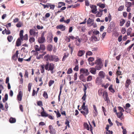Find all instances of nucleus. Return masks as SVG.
<instances>
[{
  "label": "nucleus",
  "mask_w": 134,
  "mask_h": 134,
  "mask_svg": "<svg viewBox=\"0 0 134 134\" xmlns=\"http://www.w3.org/2000/svg\"><path fill=\"white\" fill-rule=\"evenodd\" d=\"M44 58L47 62L54 61L55 62H58L59 61V59L58 57L54 55L47 54L44 56Z\"/></svg>",
  "instance_id": "obj_1"
},
{
  "label": "nucleus",
  "mask_w": 134,
  "mask_h": 134,
  "mask_svg": "<svg viewBox=\"0 0 134 134\" xmlns=\"http://www.w3.org/2000/svg\"><path fill=\"white\" fill-rule=\"evenodd\" d=\"M55 66L52 63H49V62H46L45 65V69L46 70L49 71L53 70Z\"/></svg>",
  "instance_id": "obj_2"
},
{
  "label": "nucleus",
  "mask_w": 134,
  "mask_h": 134,
  "mask_svg": "<svg viewBox=\"0 0 134 134\" xmlns=\"http://www.w3.org/2000/svg\"><path fill=\"white\" fill-rule=\"evenodd\" d=\"M29 32L30 35L37 37L38 35V32L36 29H32L30 30Z\"/></svg>",
  "instance_id": "obj_3"
},
{
  "label": "nucleus",
  "mask_w": 134,
  "mask_h": 134,
  "mask_svg": "<svg viewBox=\"0 0 134 134\" xmlns=\"http://www.w3.org/2000/svg\"><path fill=\"white\" fill-rule=\"evenodd\" d=\"M102 96L104 98L105 100L108 103L110 101V100L108 96V93L107 92H103Z\"/></svg>",
  "instance_id": "obj_4"
},
{
  "label": "nucleus",
  "mask_w": 134,
  "mask_h": 134,
  "mask_svg": "<svg viewBox=\"0 0 134 134\" xmlns=\"http://www.w3.org/2000/svg\"><path fill=\"white\" fill-rule=\"evenodd\" d=\"M83 110H81V113L84 116L86 117V115H87L89 113V110L88 107L84 108L82 109Z\"/></svg>",
  "instance_id": "obj_5"
},
{
  "label": "nucleus",
  "mask_w": 134,
  "mask_h": 134,
  "mask_svg": "<svg viewBox=\"0 0 134 134\" xmlns=\"http://www.w3.org/2000/svg\"><path fill=\"white\" fill-rule=\"evenodd\" d=\"M80 73H82L85 74L86 75H87L89 74L88 72V70L87 69L84 68H81L80 70Z\"/></svg>",
  "instance_id": "obj_6"
},
{
  "label": "nucleus",
  "mask_w": 134,
  "mask_h": 134,
  "mask_svg": "<svg viewBox=\"0 0 134 134\" xmlns=\"http://www.w3.org/2000/svg\"><path fill=\"white\" fill-rule=\"evenodd\" d=\"M90 7L92 9L91 10L92 12L93 13L96 14V12L97 10L96 6L94 5H90Z\"/></svg>",
  "instance_id": "obj_7"
},
{
  "label": "nucleus",
  "mask_w": 134,
  "mask_h": 134,
  "mask_svg": "<svg viewBox=\"0 0 134 134\" xmlns=\"http://www.w3.org/2000/svg\"><path fill=\"white\" fill-rule=\"evenodd\" d=\"M56 28L57 29H60L62 31H64L65 30V26L63 24H60L57 25Z\"/></svg>",
  "instance_id": "obj_8"
},
{
  "label": "nucleus",
  "mask_w": 134,
  "mask_h": 134,
  "mask_svg": "<svg viewBox=\"0 0 134 134\" xmlns=\"http://www.w3.org/2000/svg\"><path fill=\"white\" fill-rule=\"evenodd\" d=\"M38 42L40 43H42L44 42L45 41V38L41 36L38 39Z\"/></svg>",
  "instance_id": "obj_9"
},
{
  "label": "nucleus",
  "mask_w": 134,
  "mask_h": 134,
  "mask_svg": "<svg viewBox=\"0 0 134 134\" xmlns=\"http://www.w3.org/2000/svg\"><path fill=\"white\" fill-rule=\"evenodd\" d=\"M19 51L17 50L16 51V53L14 54L12 57V59L14 60H16L18 57L19 54Z\"/></svg>",
  "instance_id": "obj_10"
},
{
  "label": "nucleus",
  "mask_w": 134,
  "mask_h": 134,
  "mask_svg": "<svg viewBox=\"0 0 134 134\" xmlns=\"http://www.w3.org/2000/svg\"><path fill=\"white\" fill-rule=\"evenodd\" d=\"M116 114V115L118 118H120L121 120L123 121L124 118L122 117L123 116V114L121 112H119L117 113Z\"/></svg>",
  "instance_id": "obj_11"
},
{
  "label": "nucleus",
  "mask_w": 134,
  "mask_h": 134,
  "mask_svg": "<svg viewBox=\"0 0 134 134\" xmlns=\"http://www.w3.org/2000/svg\"><path fill=\"white\" fill-rule=\"evenodd\" d=\"M93 107L94 110L93 111V113L94 114L93 116L94 117H95L97 116L98 114V112L96 105H93Z\"/></svg>",
  "instance_id": "obj_12"
},
{
  "label": "nucleus",
  "mask_w": 134,
  "mask_h": 134,
  "mask_svg": "<svg viewBox=\"0 0 134 134\" xmlns=\"http://www.w3.org/2000/svg\"><path fill=\"white\" fill-rule=\"evenodd\" d=\"M131 81L130 79H127L125 83V87L126 88H128L129 85L131 84Z\"/></svg>",
  "instance_id": "obj_13"
},
{
  "label": "nucleus",
  "mask_w": 134,
  "mask_h": 134,
  "mask_svg": "<svg viewBox=\"0 0 134 134\" xmlns=\"http://www.w3.org/2000/svg\"><path fill=\"white\" fill-rule=\"evenodd\" d=\"M23 97V94L21 91L19 92L17 95V98L18 100L19 101H21L22 100Z\"/></svg>",
  "instance_id": "obj_14"
},
{
  "label": "nucleus",
  "mask_w": 134,
  "mask_h": 134,
  "mask_svg": "<svg viewBox=\"0 0 134 134\" xmlns=\"http://www.w3.org/2000/svg\"><path fill=\"white\" fill-rule=\"evenodd\" d=\"M85 53V51L84 50H79L78 52L77 55L79 57H82L83 55Z\"/></svg>",
  "instance_id": "obj_15"
},
{
  "label": "nucleus",
  "mask_w": 134,
  "mask_h": 134,
  "mask_svg": "<svg viewBox=\"0 0 134 134\" xmlns=\"http://www.w3.org/2000/svg\"><path fill=\"white\" fill-rule=\"evenodd\" d=\"M102 79L99 77H97L96 81V83L97 85H100L102 82Z\"/></svg>",
  "instance_id": "obj_16"
},
{
  "label": "nucleus",
  "mask_w": 134,
  "mask_h": 134,
  "mask_svg": "<svg viewBox=\"0 0 134 134\" xmlns=\"http://www.w3.org/2000/svg\"><path fill=\"white\" fill-rule=\"evenodd\" d=\"M48 129L49 130V132L51 134H53L54 132L55 131L54 129H53L52 126L50 125L49 126Z\"/></svg>",
  "instance_id": "obj_17"
},
{
  "label": "nucleus",
  "mask_w": 134,
  "mask_h": 134,
  "mask_svg": "<svg viewBox=\"0 0 134 134\" xmlns=\"http://www.w3.org/2000/svg\"><path fill=\"white\" fill-rule=\"evenodd\" d=\"M98 75L100 76L99 77L102 79H104L105 76V73L103 71H100L98 74Z\"/></svg>",
  "instance_id": "obj_18"
},
{
  "label": "nucleus",
  "mask_w": 134,
  "mask_h": 134,
  "mask_svg": "<svg viewBox=\"0 0 134 134\" xmlns=\"http://www.w3.org/2000/svg\"><path fill=\"white\" fill-rule=\"evenodd\" d=\"M23 40H21L20 38H18L16 42V46H19L21 45V41H23Z\"/></svg>",
  "instance_id": "obj_19"
},
{
  "label": "nucleus",
  "mask_w": 134,
  "mask_h": 134,
  "mask_svg": "<svg viewBox=\"0 0 134 134\" xmlns=\"http://www.w3.org/2000/svg\"><path fill=\"white\" fill-rule=\"evenodd\" d=\"M91 39V41L93 42L98 41L99 40V38H97L95 36H92Z\"/></svg>",
  "instance_id": "obj_20"
},
{
  "label": "nucleus",
  "mask_w": 134,
  "mask_h": 134,
  "mask_svg": "<svg viewBox=\"0 0 134 134\" xmlns=\"http://www.w3.org/2000/svg\"><path fill=\"white\" fill-rule=\"evenodd\" d=\"M75 39L76 40V41H77V40L78 41V42H76V45L77 46H79L80 45V44L81 41V40L80 39L79 37L78 36H76V37Z\"/></svg>",
  "instance_id": "obj_21"
},
{
  "label": "nucleus",
  "mask_w": 134,
  "mask_h": 134,
  "mask_svg": "<svg viewBox=\"0 0 134 134\" xmlns=\"http://www.w3.org/2000/svg\"><path fill=\"white\" fill-rule=\"evenodd\" d=\"M108 19L109 20V21H110L111 19V16L110 15V13H109L108 15V17H106L105 18V21L106 22H107L108 21Z\"/></svg>",
  "instance_id": "obj_22"
},
{
  "label": "nucleus",
  "mask_w": 134,
  "mask_h": 134,
  "mask_svg": "<svg viewBox=\"0 0 134 134\" xmlns=\"http://www.w3.org/2000/svg\"><path fill=\"white\" fill-rule=\"evenodd\" d=\"M119 21V25L121 26H123L125 22V20L123 19H121Z\"/></svg>",
  "instance_id": "obj_23"
},
{
  "label": "nucleus",
  "mask_w": 134,
  "mask_h": 134,
  "mask_svg": "<svg viewBox=\"0 0 134 134\" xmlns=\"http://www.w3.org/2000/svg\"><path fill=\"white\" fill-rule=\"evenodd\" d=\"M132 5V4L131 2H125V6L126 7H130Z\"/></svg>",
  "instance_id": "obj_24"
},
{
  "label": "nucleus",
  "mask_w": 134,
  "mask_h": 134,
  "mask_svg": "<svg viewBox=\"0 0 134 134\" xmlns=\"http://www.w3.org/2000/svg\"><path fill=\"white\" fill-rule=\"evenodd\" d=\"M90 72L93 74H95L96 73V69L94 68H92L90 69Z\"/></svg>",
  "instance_id": "obj_25"
},
{
  "label": "nucleus",
  "mask_w": 134,
  "mask_h": 134,
  "mask_svg": "<svg viewBox=\"0 0 134 134\" xmlns=\"http://www.w3.org/2000/svg\"><path fill=\"white\" fill-rule=\"evenodd\" d=\"M53 46L51 44H49L47 47V50L49 52L52 51L53 49Z\"/></svg>",
  "instance_id": "obj_26"
},
{
  "label": "nucleus",
  "mask_w": 134,
  "mask_h": 134,
  "mask_svg": "<svg viewBox=\"0 0 134 134\" xmlns=\"http://www.w3.org/2000/svg\"><path fill=\"white\" fill-rule=\"evenodd\" d=\"M95 63L98 65H103L101 59H97L96 60Z\"/></svg>",
  "instance_id": "obj_27"
},
{
  "label": "nucleus",
  "mask_w": 134,
  "mask_h": 134,
  "mask_svg": "<svg viewBox=\"0 0 134 134\" xmlns=\"http://www.w3.org/2000/svg\"><path fill=\"white\" fill-rule=\"evenodd\" d=\"M24 31L23 30H21L20 31L19 33L20 38L21 40H23V34Z\"/></svg>",
  "instance_id": "obj_28"
},
{
  "label": "nucleus",
  "mask_w": 134,
  "mask_h": 134,
  "mask_svg": "<svg viewBox=\"0 0 134 134\" xmlns=\"http://www.w3.org/2000/svg\"><path fill=\"white\" fill-rule=\"evenodd\" d=\"M94 20L93 19H90L89 18L87 20V24H91L92 25L93 24Z\"/></svg>",
  "instance_id": "obj_29"
},
{
  "label": "nucleus",
  "mask_w": 134,
  "mask_h": 134,
  "mask_svg": "<svg viewBox=\"0 0 134 134\" xmlns=\"http://www.w3.org/2000/svg\"><path fill=\"white\" fill-rule=\"evenodd\" d=\"M65 3L62 2H59L58 3V8H61L62 6H65Z\"/></svg>",
  "instance_id": "obj_30"
},
{
  "label": "nucleus",
  "mask_w": 134,
  "mask_h": 134,
  "mask_svg": "<svg viewBox=\"0 0 134 134\" xmlns=\"http://www.w3.org/2000/svg\"><path fill=\"white\" fill-rule=\"evenodd\" d=\"M109 90L112 93H114L115 92V91L113 88V85H111L109 87Z\"/></svg>",
  "instance_id": "obj_31"
},
{
  "label": "nucleus",
  "mask_w": 134,
  "mask_h": 134,
  "mask_svg": "<svg viewBox=\"0 0 134 134\" xmlns=\"http://www.w3.org/2000/svg\"><path fill=\"white\" fill-rule=\"evenodd\" d=\"M48 114L45 111H42L41 113V116L42 117H47Z\"/></svg>",
  "instance_id": "obj_32"
},
{
  "label": "nucleus",
  "mask_w": 134,
  "mask_h": 134,
  "mask_svg": "<svg viewBox=\"0 0 134 134\" xmlns=\"http://www.w3.org/2000/svg\"><path fill=\"white\" fill-rule=\"evenodd\" d=\"M54 112L56 114V116L57 118H59L61 116V115L58 110L57 111H54Z\"/></svg>",
  "instance_id": "obj_33"
},
{
  "label": "nucleus",
  "mask_w": 134,
  "mask_h": 134,
  "mask_svg": "<svg viewBox=\"0 0 134 134\" xmlns=\"http://www.w3.org/2000/svg\"><path fill=\"white\" fill-rule=\"evenodd\" d=\"M79 78L80 80L83 82H85V80L84 78V76L83 74L80 75L79 76Z\"/></svg>",
  "instance_id": "obj_34"
},
{
  "label": "nucleus",
  "mask_w": 134,
  "mask_h": 134,
  "mask_svg": "<svg viewBox=\"0 0 134 134\" xmlns=\"http://www.w3.org/2000/svg\"><path fill=\"white\" fill-rule=\"evenodd\" d=\"M7 39L9 42H11L13 39V37L11 35H9L8 36Z\"/></svg>",
  "instance_id": "obj_35"
},
{
  "label": "nucleus",
  "mask_w": 134,
  "mask_h": 134,
  "mask_svg": "<svg viewBox=\"0 0 134 134\" xmlns=\"http://www.w3.org/2000/svg\"><path fill=\"white\" fill-rule=\"evenodd\" d=\"M97 5L98 6H99L100 8L102 9L104 8L105 7V5L104 4H101V3H99L97 4Z\"/></svg>",
  "instance_id": "obj_36"
},
{
  "label": "nucleus",
  "mask_w": 134,
  "mask_h": 134,
  "mask_svg": "<svg viewBox=\"0 0 134 134\" xmlns=\"http://www.w3.org/2000/svg\"><path fill=\"white\" fill-rule=\"evenodd\" d=\"M81 40V41H83V42H86L87 41V38L86 36H84V37H82Z\"/></svg>",
  "instance_id": "obj_37"
},
{
  "label": "nucleus",
  "mask_w": 134,
  "mask_h": 134,
  "mask_svg": "<svg viewBox=\"0 0 134 134\" xmlns=\"http://www.w3.org/2000/svg\"><path fill=\"white\" fill-rule=\"evenodd\" d=\"M40 50L44 51L45 49V46L44 44H41L40 46Z\"/></svg>",
  "instance_id": "obj_38"
},
{
  "label": "nucleus",
  "mask_w": 134,
  "mask_h": 134,
  "mask_svg": "<svg viewBox=\"0 0 134 134\" xmlns=\"http://www.w3.org/2000/svg\"><path fill=\"white\" fill-rule=\"evenodd\" d=\"M103 67V65H97L96 66L95 68V69H96V70H99Z\"/></svg>",
  "instance_id": "obj_39"
},
{
  "label": "nucleus",
  "mask_w": 134,
  "mask_h": 134,
  "mask_svg": "<svg viewBox=\"0 0 134 134\" xmlns=\"http://www.w3.org/2000/svg\"><path fill=\"white\" fill-rule=\"evenodd\" d=\"M9 122L11 123H14L16 122V119L15 118H10L9 119Z\"/></svg>",
  "instance_id": "obj_40"
},
{
  "label": "nucleus",
  "mask_w": 134,
  "mask_h": 134,
  "mask_svg": "<svg viewBox=\"0 0 134 134\" xmlns=\"http://www.w3.org/2000/svg\"><path fill=\"white\" fill-rule=\"evenodd\" d=\"M132 31L131 28L130 27L129 28L127 31V34L128 35H130Z\"/></svg>",
  "instance_id": "obj_41"
},
{
  "label": "nucleus",
  "mask_w": 134,
  "mask_h": 134,
  "mask_svg": "<svg viewBox=\"0 0 134 134\" xmlns=\"http://www.w3.org/2000/svg\"><path fill=\"white\" fill-rule=\"evenodd\" d=\"M84 126L86 128V129L88 130H90L89 126L88 125L87 123H85L83 124Z\"/></svg>",
  "instance_id": "obj_42"
},
{
  "label": "nucleus",
  "mask_w": 134,
  "mask_h": 134,
  "mask_svg": "<svg viewBox=\"0 0 134 134\" xmlns=\"http://www.w3.org/2000/svg\"><path fill=\"white\" fill-rule=\"evenodd\" d=\"M131 106L130 104L129 103H127L125 105V106L124 107V108L125 110L127 109V108H129Z\"/></svg>",
  "instance_id": "obj_43"
},
{
  "label": "nucleus",
  "mask_w": 134,
  "mask_h": 134,
  "mask_svg": "<svg viewBox=\"0 0 134 134\" xmlns=\"http://www.w3.org/2000/svg\"><path fill=\"white\" fill-rule=\"evenodd\" d=\"M93 54V53L90 51H87L86 53V56H91Z\"/></svg>",
  "instance_id": "obj_44"
},
{
  "label": "nucleus",
  "mask_w": 134,
  "mask_h": 134,
  "mask_svg": "<svg viewBox=\"0 0 134 134\" xmlns=\"http://www.w3.org/2000/svg\"><path fill=\"white\" fill-rule=\"evenodd\" d=\"M43 96L46 99H47L48 98V94L47 92L46 91L44 92L43 94Z\"/></svg>",
  "instance_id": "obj_45"
},
{
  "label": "nucleus",
  "mask_w": 134,
  "mask_h": 134,
  "mask_svg": "<svg viewBox=\"0 0 134 134\" xmlns=\"http://www.w3.org/2000/svg\"><path fill=\"white\" fill-rule=\"evenodd\" d=\"M54 82V81L52 80H50L49 82L48 85L49 87L51 86Z\"/></svg>",
  "instance_id": "obj_46"
},
{
  "label": "nucleus",
  "mask_w": 134,
  "mask_h": 134,
  "mask_svg": "<svg viewBox=\"0 0 134 134\" xmlns=\"http://www.w3.org/2000/svg\"><path fill=\"white\" fill-rule=\"evenodd\" d=\"M35 41V39L33 37H31L29 39V41L30 43H32L34 42Z\"/></svg>",
  "instance_id": "obj_47"
},
{
  "label": "nucleus",
  "mask_w": 134,
  "mask_h": 134,
  "mask_svg": "<svg viewBox=\"0 0 134 134\" xmlns=\"http://www.w3.org/2000/svg\"><path fill=\"white\" fill-rule=\"evenodd\" d=\"M4 98H4L3 99V102H5V101H6L8 98V95L7 94H5L4 96Z\"/></svg>",
  "instance_id": "obj_48"
},
{
  "label": "nucleus",
  "mask_w": 134,
  "mask_h": 134,
  "mask_svg": "<svg viewBox=\"0 0 134 134\" xmlns=\"http://www.w3.org/2000/svg\"><path fill=\"white\" fill-rule=\"evenodd\" d=\"M23 24V23L21 22H19L18 24H17L16 26V27H20L22 26V25Z\"/></svg>",
  "instance_id": "obj_49"
},
{
  "label": "nucleus",
  "mask_w": 134,
  "mask_h": 134,
  "mask_svg": "<svg viewBox=\"0 0 134 134\" xmlns=\"http://www.w3.org/2000/svg\"><path fill=\"white\" fill-rule=\"evenodd\" d=\"M120 68V66H119L118 67V70H117V71H116V74L118 75H118H121V71H120L119 70V69Z\"/></svg>",
  "instance_id": "obj_50"
},
{
  "label": "nucleus",
  "mask_w": 134,
  "mask_h": 134,
  "mask_svg": "<svg viewBox=\"0 0 134 134\" xmlns=\"http://www.w3.org/2000/svg\"><path fill=\"white\" fill-rule=\"evenodd\" d=\"M40 47L37 45H36L35 46V49L36 51H40Z\"/></svg>",
  "instance_id": "obj_51"
},
{
  "label": "nucleus",
  "mask_w": 134,
  "mask_h": 134,
  "mask_svg": "<svg viewBox=\"0 0 134 134\" xmlns=\"http://www.w3.org/2000/svg\"><path fill=\"white\" fill-rule=\"evenodd\" d=\"M49 5V7H50V9H54L55 6L54 4H52L51 3H49V4H48Z\"/></svg>",
  "instance_id": "obj_52"
},
{
  "label": "nucleus",
  "mask_w": 134,
  "mask_h": 134,
  "mask_svg": "<svg viewBox=\"0 0 134 134\" xmlns=\"http://www.w3.org/2000/svg\"><path fill=\"white\" fill-rule=\"evenodd\" d=\"M124 5H121L118 8V10L119 11H121L124 8Z\"/></svg>",
  "instance_id": "obj_53"
},
{
  "label": "nucleus",
  "mask_w": 134,
  "mask_h": 134,
  "mask_svg": "<svg viewBox=\"0 0 134 134\" xmlns=\"http://www.w3.org/2000/svg\"><path fill=\"white\" fill-rule=\"evenodd\" d=\"M118 109L120 111L119 112H124V111L123 108L121 107H118Z\"/></svg>",
  "instance_id": "obj_54"
},
{
  "label": "nucleus",
  "mask_w": 134,
  "mask_h": 134,
  "mask_svg": "<svg viewBox=\"0 0 134 134\" xmlns=\"http://www.w3.org/2000/svg\"><path fill=\"white\" fill-rule=\"evenodd\" d=\"M72 70L71 68H69L68 70L67 71V74H70L72 73Z\"/></svg>",
  "instance_id": "obj_55"
},
{
  "label": "nucleus",
  "mask_w": 134,
  "mask_h": 134,
  "mask_svg": "<svg viewBox=\"0 0 134 134\" xmlns=\"http://www.w3.org/2000/svg\"><path fill=\"white\" fill-rule=\"evenodd\" d=\"M28 39V36L27 34H26L23 36V40L27 41Z\"/></svg>",
  "instance_id": "obj_56"
},
{
  "label": "nucleus",
  "mask_w": 134,
  "mask_h": 134,
  "mask_svg": "<svg viewBox=\"0 0 134 134\" xmlns=\"http://www.w3.org/2000/svg\"><path fill=\"white\" fill-rule=\"evenodd\" d=\"M102 15V13L98 12L97 14L96 15V16L97 17H100Z\"/></svg>",
  "instance_id": "obj_57"
},
{
  "label": "nucleus",
  "mask_w": 134,
  "mask_h": 134,
  "mask_svg": "<svg viewBox=\"0 0 134 134\" xmlns=\"http://www.w3.org/2000/svg\"><path fill=\"white\" fill-rule=\"evenodd\" d=\"M122 129L123 130L122 131L123 134H126L127 131L126 129H124V127L122 126L121 127Z\"/></svg>",
  "instance_id": "obj_58"
},
{
  "label": "nucleus",
  "mask_w": 134,
  "mask_h": 134,
  "mask_svg": "<svg viewBox=\"0 0 134 134\" xmlns=\"http://www.w3.org/2000/svg\"><path fill=\"white\" fill-rule=\"evenodd\" d=\"M31 86L32 84L31 83H29L28 85V91L29 92L30 91Z\"/></svg>",
  "instance_id": "obj_59"
},
{
  "label": "nucleus",
  "mask_w": 134,
  "mask_h": 134,
  "mask_svg": "<svg viewBox=\"0 0 134 134\" xmlns=\"http://www.w3.org/2000/svg\"><path fill=\"white\" fill-rule=\"evenodd\" d=\"M48 4H49V3H47L46 5H45L44 4H42V6L43 7V8L44 9H45L46 8H49V5Z\"/></svg>",
  "instance_id": "obj_60"
},
{
  "label": "nucleus",
  "mask_w": 134,
  "mask_h": 134,
  "mask_svg": "<svg viewBox=\"0 0 134 134\" xmlns=\"http://www.w3.org/2000/svg\"><path fill=\"white\" fill-rule=\"evenodd\" d=\"M36 58L38 60H40L41 58H43V57L41 54H40L38 55H37L36 57Z\"/></svg>",
  "instance_id": "obj_61"
},
{
  "label": "nucleus",
  "mask_w": 134,
  "mask_h": 134,
  "mask_svg": "<svg viewBox=\"0 0 134 134\" xmlns=\"http://www.w3.org/2000/svg\"><path fill=\"white\" fill-rule=\"evenodd\" d=\"M86 93H84V94L82 98V99L84 101H85L86 99V97L87 96Z\"/></svg>",
  "instance_id": "obj_62"
},
{
  "label": "nucleus",
  "mask_w": 134,
  "mask_h": 134,
  "mask_svg": "<svg viewBox=\"0 0 134 134\" xmlns=\"http://www.w3.org/2000/svg\"><path fill=\"white\" fill-rule=\"evenodd\" d=\"M92 79V76L90 75L88 76L87 78V81H90Z\"/></svg>",
  "instance_id": "obj_63"
},
{
  "label": "nucleus",
  "mask_w": 134,
  "mask_h": 134,
  "mask_svg": "<svg viewBox=\"0 0 134 134\" xmlns=\"http://www.w3.org/2000/svg\"><path fill=\"white\" fill-rule=\"evenodd\" d=\"M94 60V58L92 57H90L88 58V59L89 62H92Z\"/></svg>",
  "instance_id": "obj_64"
}]
</instances>
